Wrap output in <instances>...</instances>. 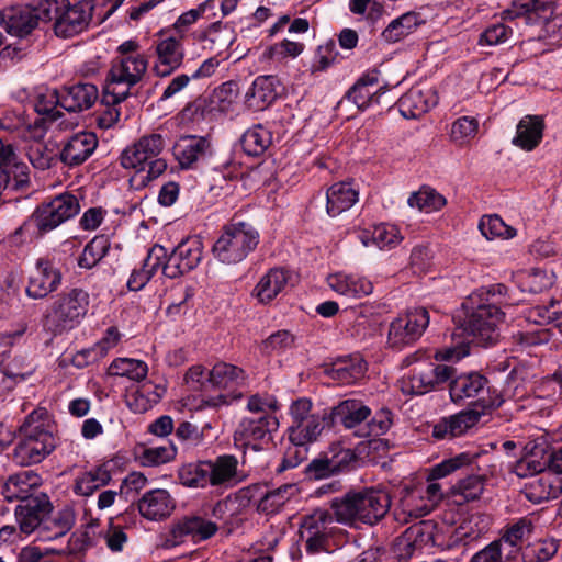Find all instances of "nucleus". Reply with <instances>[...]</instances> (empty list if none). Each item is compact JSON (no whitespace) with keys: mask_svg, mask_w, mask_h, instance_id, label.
Here are the masks:
<instances>
[{"mask_svg":"<svg viewBox=\"0 0 562 562\" xmlns=\"http://www.w3.org/2000/svg\"><path fill=\"white\" fill-rule=\"evenodd\" d=\"M506 294L507 288L502 283L482 286L471 293L453 316L456 328L452 337L463 340L438 352L437 358L445 361L460 360L470 353L471 342L480 346L495 344L499 338L498 324L505 316L502 306L510 305Z\"/></svg>","mask_w":562,"mask_h":562,"instance_id":"f257e3e1","label":"nucleus"},{"mask_svg":"<svg viewBox=\"0 0 562 562\" xmlns=\"http://www.w3.org/2000/svg\"><path fill=\"white\" fill-rule=\"evenodd\" d=\"M448 364L428 363L425 368L415 372L411 379V389L414 394H425L447 382L451 401L461 403L467 398H480L488 390V380L479 372L461 373Z\"/></svg>","mask_w":562,"mask_h":562,"instance_id":"f03ea898","label":"nucleus"},{"mask_svg":"<svg viewBox=\"0 0 562 562\" xmlns=\"http://www.w3.org/2000/svg\"><path fill=\"white\" fill-rule=\"evenodd\" d=\"M56 425L46 408L40 407L29 414L19 428V440L12 459L27 467L42 462L57 446Z\"/></svg>","mask_w":562,"mask_h":562,"instance_id":"7ed1b4c3","label":"nucleus"},{"mask_svg":"<svg viewBox=\"0 0 562 562\" xmlns=\"http://www.w3.org/2000/svg\"><path fill=\"white\" fill-rule=\"evenodd\" d=\"M390 507L389 493L375 488L348 492L330 501V510L335 514L336 522L349 527L359 524L373 526L385 517Z\"/></svg>","mask_w":562,"mask_h":562,"instance_id":"20e7f679","label":"nucleus"},{"mask_svg":"<svg viewBox=\"0 0 562 562\" xmlns=\"http://www.w3.org/2000/svg\"><path fill=\"white\" fill-rule=\"evenodd\" d=\"M95 0H81L71 4L69 0H40V12L44 22L54 21V33L69 38L83 32L93 14Z\"/></svg>","mask_w":562,"mask_h":562,"instance_id":"39448f33","label":"nucleus"},{"mask_svg":"<svg viewBox=\"0 0 562 562\" xmlns=\"http://www.w3.org/2000/svg\"><path fill=\"white\" fill-rule=\"evenodd\" d=\"M238 460L233 454H222L214 460L198 461L182 465L178 471L179 482L191 488L225 486L237 476Z\"/></svg>","mask_w":562,"mask_h":562,"instance_id":"423d86ee","label":"nucleus"},{"mask_svg":"<svg viewBox=\"0 0 562 562\" xmlns=\"http://www.w3.org/2000/svg\"><path fill=\"white\" fill-rule=\"evenodd\" d=\"M259 239V232L254 224L233 220L223 227L212 252L220 262L235 265L257 248Z\"/></svg>","mask_w":562,"mask_h":562,"instance_id":"0eeeda50","label":"nucleus"},{"mask_svg":"<svg viewBox=\"0 0 562 562\" xmlns=\"http://www.w3.org/2000/svg\"><path fill=\"white\" fill-rule=\"evenodd\" d=\"M89 306V294L82 289H71L57 296L47 310L44 327L53 334H61L71 329L86 315Z\"/></svg>","mask_w":562,"mask_h":562,"instance_id":"6e6552de","label":"nucleus"},{"mask_svg":"<svg viewBox=\"0 0 562 562\" xmlns=\"http://www.w3.org/2000/svg\"><path fill=\"white\" fill-rule=\"evenodd\" d=\"M148 60L145 55L116 57L111 65L108 75V99L114 102L117 99H127L131 89L142 81L147 72Z\"/></svg>","mask_w":562,"mask_h":562,"instance_id":"1a4fd4ad","label":"nucleus"},{"mask_svg":"<svg viewBox=\"0 0 562 562\" xmlns=\"http://www.w3.org/2000/svg\"><path fill=\"white\" fill-rule=\"evenodd\" d=\"M240 497L256 502L259 514L271 516L279 514L286 503L299 494L296 484L286 483L269 490L266 484H251L239 491Z\"/></svg>","mask_w":562,"mask_h":562,"instance_id":"9d476101","label":"nucleus"},{"mask_svg":"<svg viewBox=\"0 0 562 562\" xmlns=\"http://www.w3.org/2000/svg\"><path fill=\"white\" fill-rule=\"evenodd\" d=\"M430 322L425 307H415L397 316L389 327L387 344L392 348H402L417 341Z\"/></svg>","mask_w":562,"mask_h":562,"instance_id":"9b49d317","label":"nucleus"},{"mask_svg":"<svg viewBox=\"0 0 562 562\" xmlns=\"http://www.w3.org/2000/svg\"><path fill=\"white\" fill-rule=\"evenodd\" d=\"M79 210L78 199L74 194L63 193L40 205L32 215V222L40 233H46L77 215Z\"/></svg>","mask_w":562,"mask_h":562,"instance_id":"f8f14e48","label":"nucleus"},{"mask_svg":"<svg viewBox=\"0 0 562 562\" xmlns=\"http://www.w3.org/2000/svg\"><path fill=\"white\" fill-rule=\"evenodd\" d=\"M164 147L165 139L160 134L144 135L122 151L121 165L125 169H134L137 172L145 171L147 164L158 157Z\"/></svg>","mask_w":562,"mask_h":562,"instance_id":"ddd939ff","label":"nucleus"},{"mask_svg":"<svg viewBox=\"0 0 562 562\" xmlns=\"http://www.w3.org/2000/svg\"><path fill=\"white\" fill-rule=\"evenodd\" d=\"M203 245L198 237L182 240L168 256L164 265V274L176 279L198 267L202 259Z\"/></svg>","mask_w":562,"mask_h":562,"instance_id":"4468645a","label":"nucleus"},{"mask_svg":"<svg viewBox=\"0 0 562 562\" xmlns=\"http://www.w3.org/2000/svg\"><path fill=\"white\" fill-rule=\"evenodd\" d=\"M42 15L38 0L4 9L0 12V22L9 34L23 37L36 29L40 21H44Z\"/></svg>","mask_w":562,"mask_h":562,"instance_id":"2eb2a0df","label":"nucleus"},{"mask_svg":"<svg viewBox=\"0 0 562 562\" xmlns=\"http://www.w3.org/2000/svg\"><path fill=\"white\" fill-rule=\"evenodd\" d=\"M52 503L44 493L35 495L34 498H26L15 509L19 532L30 535L37 530L42 539L44 520L52 513Z\"/></svg>","mask_w":562,"mask_h":562,"instance_id":"dca6fc26","label":"nucleus"},{"mask_svg":"<svg viewBox=\"0 0 562 562\" xmlns=\"http://www.w3.org/2000/svg\"><path fill=\"white\" fill-rule=\"evenodd\" d=\"M278 427V419L269 414L257 418L244 417L234 431V442L238 447L252 446L257 450V445L269 437L271 432L277 431Z\"/></svg>","mask_w":562,"mask_h":562,"instance_id":"f3484780","label":"nucleus"},{"mask_svg":"<svg viewBox=\"0 0 562 562\" xmlns=\"http://www.w3.org/2000/svg\"><path fill=\"white\" fill-rule=\"evenodd\" d=\"M236 98V83L227 81L214 89L209 98H199L190 103L184 113L193 121L203 120L214 111L227 112Z\"/></svg>","mask_w":562,"mask_h":562,"instance_id":"a211bd4d","label":"nucleus"},{"mask_svg":"<svg viewBox=\"0 0 562 562\" xmlns=\"http://www.w3.org/2000/svg\"><path fill=\"white\" fill-rule=\"evenodd\" d=\"M552 5V0H526L519 4L514 3L513 9L504 11L503 14L509 20L525 16L527 24L543 22L549 32L557 26L562 27V15L550 19Z\"/></svg>","mask_w":562,"mask_h":562,"instance_id":"6ab92c4d","label":"nucleus"},{"mask_svg":"<svg viewBox=\"0 0 562 562\" xmlns=\"http://www.w3.org/2000/svg\"><path fill=\"white\" fill-rule=\"evenodd\" d=\"M99 97L98 88L92 83H76L60 91L52 92L50 103L59 104L68 112H81L90 109Z\"/></svg>","mask_w":562,"mask_h":562,"instance_id":"aec40b11","label":"nucleus"},{"mask_svg":"<svg viewBox=\"0 0 562 562\" xmlns=\"http://www.w3.org/2000/svg\"><path fill=\"white\" fill-rule=\"evenodd\" d=\"M182 38V35H169L156 42L158 64L153 68L156 76L167 77L181 66L184 57Z\"/></svg>","mask_w":562,"mask_h":562,"instance_id":"412c9836","label":"nucleus"},{"mask_svg":"<svg viewBox=\"0 0 562 562\" xmlns=\"http://www.w3.org/2000/svg\"><path fill=\"white\" fill-rule=\"evenodd\" d=\"M212 144L207 137L187 135L175 145L173 154L182 168H191L194 162L212 155Z\"/></svg>","mask_w":562,"mask_h":562,"instance_id":"4be33fe9","label":"nucleus"},{"mask_svg":"<svg viewBox=\"0 0 562 562\" xmlns=\"http://www.w3.org/2000/svg\"><path fill=\"white\" fill-rule=\"evenodd\" d=\"M61 273L49 261L38 260L30 278L26 293L33 299H42L60 284Z\"/></svg>","mask_w":562,"mask_h":562,"instance_id":"5701e85b","label":"nucleus"},{"mask_svg":"<svg viewBox=\"0 0 562 562\" xmlns=\"http://www.w3.org/2000/svg\"><path fill=\"white\" fill-rule=\"evenodd\" d=\"M218 530L215 522L200 516H187L179 519L171 528V536L176 542H181L186 537L193 541H204L212 538Z\"/></svg>","mask_w":562,"mask_h":562,"instance_id":"b1692460","label":"nucleus"},{"mask_svg":"<svg viewBox=\"0 0 562 562\" xmlns=\"http://www.w3.org/2000/svg\"><path fill=\"white\" fill-rule=\"evenodd\" d=\"M97 146L98 138L93 133L81 132L68 139L59 158L67 166H79L93 154Z\"/></svg>","mask_w":562,"mask_h":562,"instance_id":"393cba45","label":"nucleus"},{"mask_svg":"<svg viewBox=\"0 0 562 562\" xmlns=\"http://www.w3.org/2000/svg\"><path fill=\"white\" fill-rule=\"evenodd\" d=\"M371 415L369 406L359 400H344L331 408L328 414L330 425L340 424L346 429H352L367 420Z\"/></svg>","mask_w":562,"mask_h":562,"instance_id":"a878e982","label":"nucleus"},{"mask_svg":"<svg viewBox=\"0 0 562 562\" xmlns=\"http://www.w3.org/2000/svg\"><path fill=\"white\" fill-rule=\"evenodd\" d=\"M379 83V72L373 70L360 77L347 91L345 99L353 102L358 109L363 110L373 103H380L381 97L386 92L385 87L371 91Z\"/></svg>","mask_w":562,"mask_h":562,"instance_id":"bb28decb","label":"nucleus"},{"mask_svg":"<svg viewBox=\"0 0 562 562\" xmlns=\"http://www.w3.org/2000/svg\"><path fill=\"white\" fill-rule=\"evenodd\" d=\"M41 477L34 471H23L10 475L1 487V495L8 502L21 501L24 503L26 498H34L32 491L38 487Z\"/></svg>","mask_w":562,"mask_h":562,"instance_id":"cd10ccee","label":"nucleus"},{"mask_svg":"<svg viewBox=\"0 0 562 562\" xmlns=\"http://www.w3.org/2000/svg\"><path fill=\"white\" fill-rule=\"evenodd\" d=\"M481 416L482 413L474 409L462 411L438 422L434 426L432 436L436 439H452L459 437L477 424Z\"/></svg>","mask_w":562,"mask_h":562,"instance_id":"c85d7f7f","label":"nucleus"},{"mask_svg":"<svg viewBox=\"0 0 562 562\" xmlns=\"http://www.w3.org/2000/svg\"><path fill=\"white\" fill-rule=\"evenodd\" d=\"M437 104V95L431 89L412 88L398 100L400 113L405 119H418Z\"/></svg>","mask_w":562,"mask_h":562,"instance_id":"c756f323","label":"nucleus"},{"mask_svg":"<svg viewBox=\"0 0 562 562\" xmlns=\"http://www.w3.org/2000/svg\"><path fill=\"white\" fill-rule=\"evenodd\" d=\"M278 80L274 76H258L245 95L248 109L263 111L271 105L277 97Z\"/></svg>","mask_w":562,"mask_h":562,"instance_id":"7c9ffc66","label":"nucleus"},{"mask_svg":"<svg viewBox=\"0 0 562 562\" xmlns=\"http://www.w3.org/2000/svg\"><path fill=\"white\" fill-rule=\"evenodd\" d=\"M175 501L166 490L146 492L138 502L140 515L149 520H159L168 517L175 509Z\"/></svg>","mask_w":562,"mask_h":562,"instance_id":"2f4dec72","label":"nucleus"},{"mask_svg":"<svg viewBox=\"0 0 562 562\" xmlns=\"http://www.w3.org/2000/svg\"><path fill=\"white\" fill-rule=\"evenodd\" d=\"M290 274L282 268H272L263 274L252 290L259 303L268 304L276 299L286 286Z\"/></svg>","mask_w":562,"mask_h":562,"instance_id":"473e14b6","label":"nucleus"},{"mask_svg":"<svg viewBox=\"0 0 562 562\" xmlns=\"http://www.w3.org/2000/svg\"><path fill=\"white\" fill-rule=\"evenodd\" d=\"M367 371V362L360 355L337 359L328 370V375L340 384L349 385L361 380Z\"/></svg>","mask_w":562,"mask_h":562,"instance_id":"72a5a7b5","label":"nucleus"},{"mask_svg":"<svg viewBox=\"0 0 562 562\" xmlns=\"http://www.w3.org/2000/svg\"><path fill=\"white\" fill-rule=\"evenodd\" d=\"M358 191L350 182L334 183L326 193V210L329 216H338L358 201Z\"/></svg>","mask_w":562,"mask_h":562,"instance_id":"f704fd0d","label":"nucleus"},{"mask_svg":"<svg viewBox=\"0 0 562 562\" xmlns=\"http://www.w3.org/2000/svg\"><path fill=\"white\" fill-rule=\"evenodd\" d=\"M328 284L335 292L348 297H362L373 291V284L370 280L344 273L329 276Z\"/></svg>","mask_w":562,"mask_h":562,"instance_id":"c9c22d12","label":"nucleus"},{"mask_svg":"<svg viewBox=\"0 0 562 562\" xmlns=\"http://www.w3.org/2000/svg\"><path fill=\"white\" fill-rule=\"evenodd\" d=\"M247 379L246 372L234 364L226 362H217L209 372L207 384L221 389H233L245 384Z\"/></svg>","mask_w":562,"mask_h":562,"instance_id":"e433bc0d","label":"nucleus"},{"mask_svg":"<svg viewBox=\"0 0 562 562\" xmlns=\"http://www.w3.org/2000/svg\"><path fill=\"white\" fill-rule=\"evenodd\" d=\"M543 127V121L540 116H525L517 125L513 144L525 150H532L542 138Z\"/></svg>","mask_w":562,"mask_h":562,"instance_id":"4c0bfd02","label":"nucleus"},{"mask_svg":"<svg viewBox=\"0 0 562 562\" xmlns=\"http://www.w3.org/2000/svg\"><path fill=\"white\" fill-rule=\"evenodd\" d=\"M328 415H315L289 427V441L312 443L318 439L325 425L331 426Z\"/></svg>","mask_w":562,"mask_h":562,"instance_id":"58836bf2","label":"nucleus"},{"mask_svg":"<svg viewBox=\"0 0 562 562\" xmlns=\"http://www.w3.org/2000/svg\"><path fill=\"white\" fill-rule=\"evenodd\" d=\"M240 143L248 156H260L271 145L272 134L261 124H257L244 133Z\"/></svg>","mask_w":562,"mask_h":562,"instance_id":"ea45409f","label":"nucleus"},{"mask_svg":"<svg viewBox=\"0 0 562 562\" xmlns=\"http://www.w3.org/2000/svg\"><path fill=\"white\" fill-rule=\"evenodd\" d=\"M360 239L364 246H369V240L380 249L391 248L397 245L402 236L396 226L390 224H380L372 232H363Z\"/></svg>","mask_w":562,"mask_h":562,"instance_id":"a19ab883","label":"nucleus"},{"mask_svg":"<svg viewBox=\"0 0 562 562\" xmlns=\"http://www.w3.org/2000/svg\"><path fill=\"white\" fill-rule=\"evenodd\" d=\"M235 38L234 30L229 25L222 24L221 22L213 23L205 31L204 35L206 47L218 55L228 49Z\"/></svg>","mask_w":562,"mask_h":562,"instance_id":"79ce46f5","label":"nucleus"},{"mask_svg":"<svg viewBox=\"0 0 562 562\" xmlns=\"http://www.w3.org/2000/svg\"><path fill=\"white\" fill-rule=\"evenodd\" d=\"M111 481L110 472L103 467H97L85 472L76 480L75 492L82 496H90L100 487Z\"/></svg>","mask_w":562,"mask_h":562,"instance_id":"37998d69","label":"nucleus"},{"mask_svg":"<svg viewBox=\"0 0 562 562\" xmlns=\"http://www.w3.org/2000/svg\"><path fill=\"white\" fill-rule=\"evenodd\" d=\"M75 515L66 508L59 510L54 517H45L42 540H52L66 535L74 526Z\"/></svg>","mask_w":562,"mask_h":562,"instance_id":"c03bdc74","label":"nucleus"},{"mask_svg":"<svg viewBox=\"0 0 562 562\" xmlns=\"http://www.w3.org/2000/svg\"><path fill=\"white\" fill-rule=\"evenodd\" d=\"M109 250V238L105 235L95 236L85 246L78 259V266L83 269H92L106 256Z\"/></svg>","mask_w":562,"mask_h":562,"instance_id":"a18cd8bd","label":"nucleus"},{"mask_svg":"<svg viewBox=\"0 0 562 562\" xmlns=\"http://www.w3.org/2000/svg\"><path fill=\"white\" fill-rule=\"evenodd\" d=\"M422 21L419 14L407 12L393 20L382 32V37L389 43H395L415 30Z\"/></svg>","mask_w":562,"mask_h":562,"instance_id":"49530a36","label":"nucleus"},{"mask_svg":"<svg viewBox=\"0 0 562 562\" xmlns=\"http://www.w3.org/2000/svg\"><path fill=\"white\" fill-rule=\"evenodd\" d=\"M148 373L146 362L132 358H117L109 367V374L126 376L133 381H143Z\"/></svg>","mask_w":562,"mask_h":562,"instance_id":"de8ad7c7","label":"nucleus"},{"mask_svg":"<svg viewBox=\"0 0 562 562\" xmlns=\"http://www.w3.org/2000/svg\"><path fill=\"white\" fill-rule=\"evenodd\" d=\"M334 521H336L334 512L315 509L302 518L299 533H333Z\"/></svg>","mask_w":562,"mask_h":562,"instance_id":"09e8293b","label":"nucleus"},{"mask_svg":"<svg viewBox=\"0 0 562 562\" xmlns=\"http://www.w3.org/2000/svg\"><path fill=\"white\" fill-rule=\"evenodd\" d=\"M446 204V199L434 189L423 187L418 192L408 198V205L419 211L430 213L440 210Z\"/></svg>","mask_w":562,"mask_h":562,"instance_id":"8fccbe9b","label":"nucleus"},{"mask_svg":"<svg viewBox=\"0 0 562 562\" xmlns=\"http://www.w3.org/2000/svg\"><path fill=\"white\" fill-rule=\"evenodd\" d=\"M479 228L487 239L501 237L504 239L513 238L516 229L507 225L498 215H485L481 218Z\"/></svg>","mask_w":562,"mask_h":562,"instance_id":"3c124183","label":"nucleus"},{"mask_svg":"<svg viewBox=\"0 0 562 562\" xmlns=\"http://www.w3.org/2000/svg\"><path fill=\"white\" fill-rule=\"evenodd\" d=\"M326 458L335 473V475L347 472L351 469V464L357 461V456L351 449L334 443L328 451L325 452Z\"/></svg>","mask_w":562,"mask_h":562,"instance_id":"603ef678","label":"nucleus"},{"mask_svg":"<svg viewBox=\"0 0 562 562\" xmlns=\"http://www.w3.org/2000/svg\"><path fill=\"white\" fill-rule=\"evenodd\" d=\"M532 530L533 526L531 520L527 517H522L513 525L508 526L498 541H501V544L504 542L513 548H516L517 551L520 543L525 539L529 538Z\"/></svg>","mask_w":562,"mask_h":562,"instance_id":"864d4df0","label":"nucleus"},{"mask_svg":"<svg viewBox=\"0 0 562 562\" xmlns=\"http://www.w3.org/2000/svg\"><path fill=\"white\" fill-rule=\"evenodd\" d=\"M558 543L554 540H542L527 546L521 558L524 562H547L558 552Z\"/></svg>","mask_w":562,"mask_h":562,"instance_id":"5fc2aeb1","label":"nucleus"},{"mask_svg":"<svg viewBox=\"0 0 562 562\" xmlns=\"http://www.w3.org/2000/svg\"><path fill=\"white\" fill-rule=\"evenodd\" d=\"M484 490V480L481 475H470L458 481L452 486V493L463 498V502L477 499Z\"/></svg>","mask_w":562,"mask_h":562,"instance_id":"6e6d98bb","label":"nucleus"},{"mask_svg":"<svg viewBox=\"0 0 562 562\" xmlns=\"http://www.w3.org/2000/svg\"><path fill=\"white\" fill-rule=\"evenodd\" d=\"M108 89L104 88V92L101 99V106L103 108L97 116L98 126L101 128H110L114 126L120 120V109L119 105L125 101L126 99H117L114 102L111 100H106L108 98Z\"/></svg>","mask_w":562,"mask_h":562,"instance_id":"4d7b16f0","label":"nucleus"},{"mask_svg":"<svg viewBox=\"0 0 562 562\" xmlns=\"http://www.w3.org/2000/svg\"><path fill=\"white\" fill-rule=\"evenodd\" d=\"M471 463L469 453H460L453 458L446 459L431 468L428 475V481H436L442 479L459 470L460 468Z\"/></svg>","mask_w":562,"mask_h":562,"instance_id":"13d9d810","label":"nucleus"},{"mask_svg":"<svg viewBox=\"0 0 562 562\" xmlns=\"http://www.w3.org/2000/svg\"><path fill=\"white\" fill-rule=\"evenodd\" d=\"M392 426V413L389 409L379 411L374 417L361 429L355 434L359 437L384 435Z\"/></svg>","mask_w":562,"mask_h":562,"instance_id":"bf43d9fd","label":"nucleus"},{"mask_svg":"<svg viewBox=\"0 0 562 562\" xmlns=\"http://www.w3.org/2000/svg\"><path fill=\"white\" fill-rule=\"evenodd\" d=\"M176 457V448L161 446L146 448L140 454V463L146 467H156L171 461Z\"/></svg>","mask_w":562,"mask_h":562,"instance_id":"052dcab7","label":"nucleus"},{"mask_svg":"<svg viewBox=\"0 0 562 562\" xmlns=\"http://www.w3.org/2000/svg\"><path fill=\"white\" fill-rule=\"evenodd\" d=\"M307 456L308 443L290 441V445L285 449L282 463L280 464L278 471L282 472L286 469L297 467L301 462L307 459Z\"/></svg>","mask_w":562,"mask_h":562,"instance_id":"680f3d73","label":"nucleus"},{"mask_svg":"<svg viewBox=\"0 0 562 562\" xmlns=\"http://www.w3.org/2000/svg\"><path fill=\"white\" fill-rule=\"evenodd\" d=\"M479 122L474 117L462 116L453 122L451 127V138L453 142L463 144L469 138L476 135Z\"/></svg>","mask_w":562,"mask_h":562,"instance_id":"e2e57ef3","label":"nucleus"},{"mask_svg":"<svg viewBox=\"0 0 562 562\" xmlns=\"http://www.w3.org/2000/svg\"><path fill=\"white\" fill-rule=\"evenodd\" d=\"M214 8V0H206L199 4L196 9H191L182 13L173 24L175 31L179 34L186 32V30L193 24L206 10Z\"/></svg>","mask_w":562,"mask_h":562,"instance_id":"0e129e2a","label":"nucleus"},{"mask_svg":"<svg viewBox=\"0 0 562 562\" xmlns=\"http://www.w3.org/2000/svg\"><path fill=\"white\" fill-rule=\"evenodd\" d=\"M524 467L527 468L530 474L541 473L547 469L551 471L549 451H544V449H540L539 452L532 451L529 458L519 462L518 468L522 469Z\"/></svg>","mask_w":562,"mask_h":562,"instance_id":"69168bd1","label":"nucleus"},{"mask_svg":"<svg viewBox=\"0 0 562 562\" xmlns=\"http://www.w3.org/2000/svg\"><path fill=\"white\" fill-rule=\"evenodd\" d=\"M168 259L167 250L164 246L155 244L149 248L146 258L144 259L143 267L154 276L159 268L164 270V265Z\"/></svg>","mask_w":562,"mask_h":562,"instance_id":"338daca9","label":"nucleus"},{"mask_svg":"<svg viewBox=\"0 0 562 562\" xmlns=\"http://www.w3.org/2000/svg\"><path fill=\"white\" fill-rule=\"evenodd\" d=\"M27 156L31 164L40 170H46L50 168L54 159L53 153L42 144L31 146L29 148Z\"/></svg>","mask_w":562,"mask_h":562,"instance_id":"774afa93","label":"nucleus"}]
</instances>
